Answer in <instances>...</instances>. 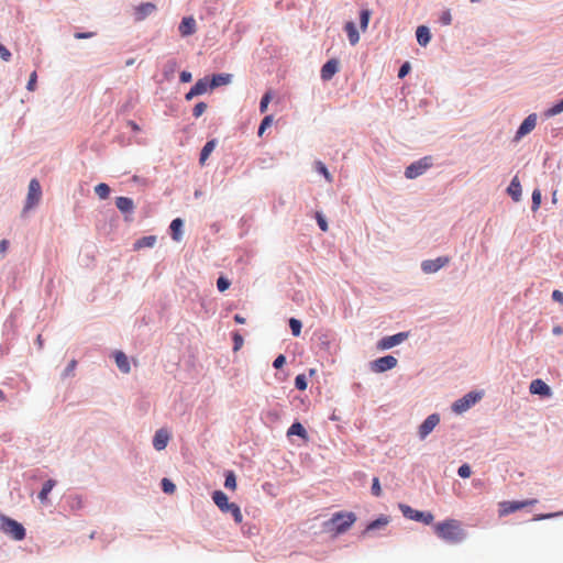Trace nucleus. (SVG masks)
<instances>
[{
    "label": "nucleus",
    "instance_id": "1",
    "mask_svg": "<svg viewBox=\"0 0 563 563\" xmlns=\"http://www.w3.org/2000/svg\"><path fill=\"white\" fill-rule=\"evenodd\" d=\"M433 531L441 540L459 543L465 539V531L456 519H446L433 525Z\"/></svg>",
    "mask_w": 563,
    "mask_h": 563
},
{
    "label": "nucleus",
    "instance_id": "2",
    "mask_svg": "<svg viewBox=\"0 0 563 563\" xmlns=\"http://www.w3.org/2000/svg\"><path fill=\"white\" fill-rule=\"evenodd\" d=\"M355 521L356 516L354 512L339 511L335 512L331 519L324 523V526L329 531H332L335 534H341L346 532Z\"/></svg>",
    "mask_w": 563,
    "mask_h": 563
},
{
    "label": "nucleus",
    "instance_id": "3",
    "mask_svg": "<svg viewBox=\"0 0 563 563\" xmlns=\"http://www.w3.org/2000/svg\"><path fill=\"white\" fill-rule=\"evenodd\" d=\"M212 500L217 507L224 514H231L236 523H241L243 515L238 504L230 503L228 496L222 490H214Z\"/></svg>",
    "mask_w": 563,
    "mask_h": 563
},
{
    "label": "nucleus",
    "instance_id": "4",
    "mask_svg": "<svg viewBox=\"0 0 563 563\" xmlns=\"http://www.w3.org/2000/svg\"><path fill=\"white\" fill-rule=\"evenodd\" d=\"M0 529L2 532L12 537L16 541L23 540L25 538L24 527L20 522L9 517H0Z\"/></svg>",
    "mask_w": 563,
    "mask_h": 563
},
{
    "label": "nucleus",
    "instance_id": "5",
    "mask_svg": "<svg viewBox=\"0 0 563 563\" xmlns=\"http://www.w3.org/2000/svg\"><path fill=\"white\" fill-rule=\"evenodd\" d=\"M42 198V187L40 181L36 178L30 180L29 190L25 199V205L23 208V213H26L29 210L33 209L38 205Z\"/></svg>",
    "mask_w": 563,
    "mask_h": 563
},
{
    "label": "nucleus",
    "instance_id": "6",
    "mask_svg": "<svg viewBox=\"0 0 563 563\" xmlns=\"http://www.w3.org/2000/svg\"><path fill=\"white\" fill-rule=\"evenodd\" d=\"M399 509L401 514L410 520L423 522L424 525H431L434 520V516L430 511L416 510L409 505L400 504Z\"/></svg>",
    "mask_w": 563,
    "mask_h": 563
},
{
    "label": "nucleus",
    "instance_id": "7",
    "mask_svg": "<svg viewBox=\"0 0 563 563\" xmlns=\"http://www.w3.org/2000/svg\"><path fill=\"white\" fill-rule=\"evenodd\" d=\"M482 397H483L482 393L470 391L468 394H466L462 398L457 399L452 405V410L455 413H463L466 410H468L472 406H474L477 401H479L482 399Z\"/></svg>",
    "mask_w": 563,
    "mask_h": 563
},
{
    "label": "nucleus",
    "instance_id": "8",
    "mask_svg": "<svg viewBox=\"0 0 563 563\" xmlns=\"http://www.w3.org/2000/svg\"><path fill=\"white\" fill-rule=\"evenodd\" d=\"M538 503L537 499H527L522 501H500L498 504V514L499 517L508 516L512 512L521 510L528 506L536 505Z\"/></svg>",
    "mask_w": 563,
    "mask_h": 563
},
{
    "label": "nucleus",
    "instance_id": "9",
    "mask_svg": "<svg viewBox=\"0 0 563 563\" xmlns=\"http://www.w3.org/2000/svg\"><path fill=\"white\" fill-rule=\"evenodd\" d=\"M432 165V159L429 156L422 157L421 159L410 164L406 170L405 176L408 179H415L422 175Z\"/></svg>",
    "mask_w": 563,
    "mask_h": 563
},
{
    "label": "nucleus",
    "instance_id": "10",
    "mask_svg": "<svg viewBox=\"0 0 563 563\" xmlns=\"http://www.w3.org/2000/svg\"><path fill=\"white\" fill-rule=\"evenodd\" d=\"M397 363L398 361L396 357H394L393 355H386L375 360L372 363V371L376 373H383L396 367Z\"/></svg>",
    "mask_w": 563,
    "mask_h": 563
},
{
    "label": "nucleus",
    "instance_id": "11",
    "mask_svg": "<svg viewBox=\"0 0 563 563\" xmlns=\"http://www.w3.org/2000/svg\"><path fill=\"white\" fill-rule=\"evenodd\" d=\"M449 257L441 256L435 260H427L421 263V268L426 274H432L444 267L449 263Z\"/></svg>",
    "mask_w": 563,
    "mask_h": 563
},
{
    "label": "nucleus",
    "instance_id": "12",
    "mask_svg": "<svg viewBox=\"0 0 563 563\" xmlns=\"http://www.w3.org/2000/svg\"><path fill=\"white\" fill-rule=\"evenodd\" d=\"M408 334L400 332L390 336H385L378 342V349L388 350L391 349L407 339Z\"/></svg>",
    "mask_w": 563,
    "mask_h": 563
},
{
    "label": "nucleus",
    "instance_id": "13",
    "mask_svg": "<svg viewBox=\"0 0 563 563\" xmlns=\"http://www.w3.org/2000/svg\"><path fill=\"white\" fill-rule=\"evenodd\" d=\"M440 422V417L437 413L430 415L419 428V437L424 439Z\"/></svg>",
    "mask_w": 563,
    "mask_h": 563
},
{
    "label": "nucleus",
    "instance_id": "14",
    "mask_svg": "<svg viewBox=\"0 0 563 563\" xmlns=\"http://www.w3.org/2000/svg\"><path fill=\"white\" fill-rule=\"evenodd\" d=\"M529 391L532 394V395H540V396H543V397H550L551 396V388L549 387L548 384H545L542 379L540 378H537V379H533L531 383H530V386H529Z\"/></svg>",
    "mask_w": 563,
    "mask_h": 563
},
{
    "label": "nucleus",
    "instance_id": "15",
    "mask_svg": "<svg viewBox=\"0 0 563 563\" xmlns=\"http://www.w3.org/2000/svg\"><path fill=\"white\" fill-rule=\"evenodd\" d=\"M536 124H537V115L534 113L528 115L523 120V122L520 124V126L516 133V139H521L526 134L530 133L536 128Z\"/></svg>",
    "mask_w": 563,
    "mask_h": 563
},
{
    "label": "nucleus",
    "instance_id": "16",
    "mask_svg": "<svg viewBox=\"0 0 563 563\" xmlns=\"http://www.w3.org/2000/svg\"><path fill=\"white\" fill-rule=\"evenodd\" d=\"M339 71V62L336 59L328 60L321 68V79L324 81L330 80Z\"/></svg>",
    "mask_w": 563,
    "mask_h": 563
},
{
    "label": "nucleus",
    "instance_id": "17",
    "mask_svg": "<svg viewBox=\"0 0 563 563\" xmlns=\"http://www.w3.org/2000/svg\"><path fill=\"white\" fill-rule=\"evenodd\" d=\"M210 88V81L207 77L199 79L189 90V92L186 95V99L190 100L196 96H200L207 91V89Z\"/></svg>",
    "mask_w": 563,
    "mask_h": 563
},
{
    "label": "nucleus",
    "instance_id": "18",
    "mask_svg": "<svg viewBox=\"0 0 563 563\" xmlns=\"http://www.w3.org/2000/svg\"><path fill=\"white\" fill-rule=\"evenodd\" d=\"M178 30L183 36H188L197 31V23L192 16L183 18Z\"/></svg>",
    "mask_w": 563,
    "mask_h": 563
},
{
    "label": "nucleus",
    "instance_id": "19",
    "mask_svg": "<svg viewBox=\"0 0 563 563\" xmlns=\"http://www.w3.org/2000/svg\"><path fill=\"white\" fill-rule=\"evenodd\" d=\"M168 441H169V433L164 429H159L156 431V433L154 435L153 445L157 451H161L166 448Z\"/></svg>",
    "mask_w": 563,
    "mask_h": 563
},
{
    "label": "nucleus",
    "instance_id": "20",
    "mask_svg": "<svg viewBox=\"0 0 563 563\" xmlns=\"http://www.w3.org/2000/svg\"><path fill=\"white\" fill-rule=\"evenodd\" d=\"M155 4L151 2L142 3L135 8V20L142 21L155 11Z\"/></svg>",
    "mask_w": 563,
    "mask_h": 563
},
{
    "label": "nucleus",
    "instance_id": "21",
    "mask_svg": "<svg viewBox=\"0 0 563 563\" xmlns=\"http://www.w3.org/2000/svg\"><path fill=\"white\" fill-rule=\"evenodd\" d=\"M507 192L511 196L514 201L518 202L520 200L522 190L518 176L512 178L509 187L507 188Z\"/></svg>",
    "mask_w": 563,
    "mask_h": 563
},
{
    "label": "nucleus",
    "instance_id": "22",
    "mask_svg": "<svg viewBox=\"0 0 563 563\" xmlns=\"http://www.w3.org/2000/svg\"><path fill=\"white\" fill-rule=\"evenodd\" d=\"M114 360H115V364H117L118 368L122 373L128 374L130 372V369H131L130 363H129L128 356L123 352L117 351L114 353Z\"/></svg>",
    "mask_w": 563,
    "mask_h": 563
},
{
    "label": "nucleus",
    "instance_id": "23",
    "mask_svg": "<svg viewBox=\"0 0 563 563\" xmlns=\"http://www.w3.org/2000/svg\"><path fill=\"white\" fill-rule=\"evenodd\" d=\"M117 208L123 213H130L134 209V202L128 197H118L115 200Z\"/></svg>",
    "mask_w": 563,
    "mask_h": 563
},
{
    "label": "nucleus",
    "instance_id": "24",
    "mask_svg": "<svg viewBox=\"0 0 563 563\" xmlns=\"http://www.w3.org/2000/svg\"><path fill=\"white\" fill-rule=\"evenodd\" d=\"M416 36H417L418 43L421 46H427L431 40L430 30L424 25H420L417 27Z\"/></svg>",
    "mask_w": 563,
    "mask_h": 563
},
{
    "label": "nucleus",
    "instance_id": "25",
    "mask_svg": "<svg viewBox=\"0 0 563 563\" xmlns=\"http://www.w3.org/2000/svg\"><path fill=\"white\" fill-rule=\"evenodd\" d=\"M344 30L347 34L351 45H356L360 41V34L356 30L355 23L352 21L346 22L344 25Z\"/></svg>",
    "mask_w": 563,
    "mask_h": 563
},
{
    "label": "nucleus",
    "instance_id": "26",
    "mask_svg": "<svg viewBox=\"0 0 563 563\" xmlns=\"http://www.w3.org/2000/svg\"><path fill=\"white\" fill-rule=\"evenodd\" d=\"M232 75L231 74H218L213 75L212 79L210 80V88L214 89L220 86H225L231 82Z\"/></svg>",
    "mask_w": 563,
    "mask_h": 563
},
{
    "label": "nucleus",
    "instance_id": "27",
    "mask_svg": "<svg viewBox=\"0 0 563 563\" xmlns=\"http://www.w3.org/2000/svg\"><path fill=\"white\" fill-rule=\"evenodd\" d=\"M388 523H389V518L387 516H380L376 520L369 522L363 533L366 534V533L372 532L374 530L383 529Z\"/></svg>",
    "mask_w": 563,
    "mask_h": 563
},
{
    "label": "nucleus",
    "instance_id": "28",
    "mask_svg": "<svg viewBox=\"0 0 563 563\" xmlns=\"http://www.w3.org/2000/svg\"><path fill=\"white\" fill-rule=\"evenodd\" d=\"M155 243H156L155 235L143 236V238L139 239L137 241H135L133 249L135 251H139V250H142L145 247H153L155 245Z\"/></svg>",
    "mask_w": 563,
    "mask_h": 563
},
{
    "label": "nucleus",
    "instance_id": "29",
    "mask_svg": "<svg viewBox=\"0 0 563 563\" xmlns=\"http://www.w3.org/2000/svg\"><path fill=\"white\" fill-rule=\"evenodd\" d=\"M217 145L216 140L208 141L205 146L201 150L199 162L201 165H205L206 161L210 156V154L213 152L214 147Z\"/></svg>",
    "mask_w": 563,
    "mask_h": 563
},
{
    "label": "nucleus",
    "instance_id": "30",
    "mask_svg": "<svg viewBox=\"0 0 563 563\" xmlns=\"http://www.w3.org/2000/svg\"><path fill=\"white\" fill-rule=\"evenodd\" d=\"M55 485H56V482L54 479H48L43 484V487L37 496L42 503L47 501L48 494L52 492V489L54 488Z\"/></svg>",
    "mask_w": 563,
    "mask_h": 563
},
{
    "label": "nucleus",
    "instance_id": "31",
    "mask_svg": "<svg viewBox=\"0 0 563 563\" xmlns=\"http://www.w3.org/2000/svg\"><path fill=\"white\" fill-rule=\"evenodd\" d=\"M287 435H298L302 439H307V431L300 422H294L287 431Z\"/></svg>",
    "mask_w": 563,
    "mask_h": 563
},
{
    "label": "nucleus",
    "instance_id": "32",
    "mask_svg": "<svg viewBox=\"0 0 563 563\" xmlns=\"http://www.w3.org/2000/svg\"><path fill=\"white\" fill-rule=\"evenodd\" d=\"M95 192L100 199H107L110 195V187L104 183L98 184L95 187Z\"/></svg>",
    "mask_w": 563,
    "mask_h": 563
},
{
    "label": "nucleus",
    "instance_id": "33",
    "mask_svg": "<svg viewBox=\"0 0 563 563\" xmlns=\"http://www.w3.org/2000/svg\"><path fill=\"white\" fill-rule=\"evenodd\" d=\"M224 486L228 489L235 490L236 489V477L233 471H228L225 474Z\"/></svg>",
    "mask_w": 563,
    "mask_h": 563
},
{
    "label": "nucleus",
    "instance_id": "34",
    "mask_svg": "<svg viewBox=\"0 0 563 563\" xmlns=\"http://www.w3.org/2000/svg\"><path fill=\"white\" fill-rule=\"evenodd\" d=\"M369 18H371V12L368 10H362L361 11L360 24H361V30L363 32L366 31V29L368 26Z\"/></svg>",
    "mask_w": 563,
    "mask_h": 563
},
{
    "label": "nucleus",
    "instance_id": "35",
    "mask_svg": "<svg viewBox=\"0 0 563 563\" xmlns=\"http://www.w3.org/2000/svg\"><path fill=\"white\" fill-rule=\"evenodd\" d=\"M316 169L324 176L327 181H333L332 175L329 173V170L327 169L325 165L322 162H316Z\"/></svg>",
    "mask_w": 563,
    "mask_h": 563
},
{
    "label": "nucleus",
    "instance_id": "36",
    "mask_svg": "<svg viewBox=\"0 0 563 563\" xmlns=\"http://www.w3.org/2000/svg\"><path fill=\"white\" fill-rule=\"evenodd\" d=\"M562 112H563V99L560 102L553 104L550 109H548L547 115L554 117Z\"/></svg>",
    "mask_w": 563,
    "mask_h": 563
},
{
    "label": "nucleus",
    "instance_id": "37",
    "mask_svg": "<svg viewBox=\"0 0 563 563\" xmlns=\"http://www.w3.org/2000/svg\"><path fill=\"white\" fill-rule=\"evenodd\" d=\"M541 191L539 189H534L532 192V211H537L541 205Z\"/></svg>",
    "mask_w": 563,
    "mask_h": 563
},
{
    "label": "nucleus",
    "instance_id": "38",
    "mask_svg": "<svg viewBox=\"0 0 563 563\" xmlns=\"http://www.w3.org/2000/svg\"><path fill=\"white\" fill-rule=\"evenodd\" d=\"M289 327L291 329V332L295 336H298L301 331V322L295 318H291L289 320Z\"/></svg>",
    "mask_w": 563,
    "mask_h": 563
},
{
    "label": "nucleus",
    "instance_id": "39",
    "mask_svg": "<svg viewBox=\"0 0 563 563\" xmlns=\"http://www.w3.org/2000/svg\"><path fill=\"white\" fill-rule=\"evenodd\" d=\"M295 386L299 390H305L307 388V378L303 374H299L296 376Z\"/></svg>",
    "mask_w": 563,
    "mask_h": 563
},
{
    "label": "nucleus",
    "instance_id": "40",
    "mask_svg": "<svg viewBox=\"0 0 563 563\" xmlns=\"http://www.w3.org/2000/svg\"><path fill=\"white\" fill-rule=\"evenodd\" d=\"M272 122H273L272 115H266L262 120L261 125L258 128V135L260 136H262L264 134L265 130L271 126Z\"/></svg>",
    "mask_w": 563,
    "mask_h": 563
},
{
    "label": "nucleus",
    "instance_id": "41",
    "mask_svg": "<svg viewBox=\"0 0 563 563\" xmlns=\"http://www.w3.org/2000/svg\"><path fill=\"white\" fill-rule=\"evenodd\" d=\"M439 21L442 25H450L452 23V14L450 10H444L440 16Z\"/></svg>",
    "mask_w": 563,
    "mask_h": 563
},
{
    "label": "nucleus",
    "instance_id": "42",
    "mask_svg": "<svg viewBox=\"0 0 563 563\" xmlns=\"http://www.w3.org/2000/svg\"><path fill=\"white\" fill-rule=\"evenodd\" d=\"M316 220H317V223H318L319 228L323 232H327L328 229H329L328 222H327L325 218L323 217V214L321 212H316Z\"/></svg>",
    "mask_w": 563,
    "mask_h": 563
},
{
    "label": "nucleus",
    "instance_id": "43",
    "mask_svg": "<svg viewBox=\"0 0 563 563\" xmlns=\"http://www.w3.org/2000/svg\"><path fill=\"white\" fill-rule=\"evenodd\" d=\"M271 99H272L271 92H266V93L262 97V99H261V103H260V111H261V113L266 112V110H267V107H268V103H269Z\"/></svg>",
    "mask_w": 563,
    "mask_h": 563
},
{
    "label": "nucleus",
    "instance_id": "44",
    "mask_svg": "<svg viewBox=\"0 0 563 563\" xmlns=\"http://www.w3.org/2000/svg\"><path fill=\"white\" fill-rule=\"evenodd\" d=\"M162 488L165 493L167 494H173L174 490H175V485L172 481H169L168 478H163L162 481Z\"/></svg>",
    "mask_w": 563,
    "mask_h": 563
},
{
    "label": "nucleus",
    "instance_id": "45",
    "mask_svg": "<svg viewBox=\"0 0 563 563\" xmlns=\"http://www.w3.org/2000/svg\"><path fill=\"white\" fill-rule=\"evenodd\" d=\"M457 474L462 477V478H468L472 474V471H471V467L468 464H463L459 467L457 470Z\"/></svg>",
    "mask_w": 563,
    "mask_h": 563
},
{
    "label": "nucleus",
    "instance_id": "46",
    "mask_svg": "<svg viewBox=\"0 0 563 563\" xmlns=\"http://www.w3.org/2000/svg\"><path fill=\"white\" fill-rule=\"evenodd\" d=\"M77 366V361L76 360H71L69 362V364L67 365V367L65 368L64 373H63V376L64 377H68V376H73L74 375V372H75V368Z\"/></svg>",
    "mask_w": 563,
    "mask_h": 563
},
{
    "label": "nucleus",
    "instance_id": "47",
    "mask_svg": "<svg viewBox=\"0 0 563 563\" xmlns=\"http://www.w3.org/2000/svg\"><path fill=\"white\" fill-rule=\"evenodd\" d=\"M217 287L219 291H225L230 287V282L224 277H219L217 280Z\"/></svg>",
    "mask_w": 563,
    "mask_h": 563
},
{
    "label": "nucleus",
    "instance_id": "48",
    "mask_svg": "<svg viewBox=\"0 0 563 563\" xmlns=\"http://www.w3.org/2000/svg\"><path fill=\"white\" fill-rule=\"evenodd\" d=\"M207 109V103L198 102L192 111L194 117L199 118Z\"/></svg>",
    "mask_w": 563,
    "mask_h": 563
},
{
    "label": "nucleus",
    "instance_id": "49",
    "mask_svg": "<svg viewBox=\"0 0 563 563\" xmlns=\"http://www.w3.org/2000/svg\"><path fill=\"white\" fill-rule=\"evenodd\" d=\"M36 80H37V75H36L35 71H33L30 75V79L27 81L26 89L30 90V91H34L35 87H36Z\"/></svg>",
    "mask_w": 563,
    "mask_h": 563
},
{
    "label": "nucleus",
    "instance_id": "50",
    "mask_svg": "<svg viewBox=\"0 0 563 563\" xmlns=\"http://www.w3.org/2000/svg\"><path fill=\"white\" fill-rule=\"evenodd\" d=\"M372 494L374 496H380V494H382V488H380L379 479L377 477L373 478Z\"/></svg>",
    "mask_w": 563,
    "mask_h": 563
},
{
    "label": "nucleus",
    "instance_id": "51",
    "mask_svg": "<svg viewBox=\"0 0 563 563\" xmlns=\"http://www.w3.org/2000/svg\"><path fill=\"white\" fill-rule=\"evenodd\" d=\"M0 57L4 60V62H9L11 59V53L10 51L0 43Z\"/></svg>",
    "mask_w": 563,
    "mask_h": 563
},
{
    "label": "nucleus",
    "instance_id": "52",
    "mask_svg": "<svg viewBox=\"0 0 563 563\" xmlns=\"http://www.w3.org/2000/svg\"><path fill=\"white\" fill-rule=\"evenodd\" d=\"M410 71V65L408 62H406L399 69L398 71V77L399 78H404L405 76H407V74Z\"/></svg>",
    "mask_w": 563,
    "mask_h": 563
},
{
    "label": "nucleus",
    "instance_id": "53",
    "mask_svg": "<svg viewBox=\"0 0 563 563\" xmlns=\"http://www.w3.org/2000/svg\"><path fill=\"white\" fill-rule=\"evenodd\" d=\"M285 362H286V357H285L284 355H282V354H280V355H278V356L275 358V361H274V363H273V366H274L275 368H280V367H283V365L285 364Z\"/></svg>",
    "mask_w": 563,
    "mask_h": 563
},
{
    "label": "nucleus",
    "instance_id": "54",
    "mask_svg": "<svg viewBox=\"0 0 563 563\" xmlns=\"http://www.w3.org/2000/svg\"><path fill=\"white\" fill-rule=\"evenodd\" d=\"M552 299H553L554 301H558V302H560V303H563V292H562V291H560V290H554V291L552 292Z\"/></svg>",
    "mask_w": 563,
    "mask_h": 563
},
{
    "label": "nucleus",
    "instance_id": "55",
    "mask_svg": "<svg viewBox=\"0 0 563 563\" xmlns=\"http://www.w3.org/2000/svg\"><path fill=\"white\" fill-rule=\"evenodd\" d=\"M8 247H9V241L1 240L0 241V254L3 255L7 252Z\"/></svg>",
    "mask_w": 563,
    "mask_h": 563
},
{
    "label": "nucleus",
    "instance_id": "56",
    "mask_svg": "<svg viewBox=\"0 0 563 563\" xmlns=\"http://www.w3.org/2000/svg\"><path fill=\"white\" fill-rule=\"evenodd\" d=\"M234 343H235V346H234L235 350H238L243 343L242 336L238 333L234 334Z\"/></svg>",
    "mask_w": 563,
    "mask_h": 563
},
{
    "label": "nucleus",
    "instance_id": "57",
    "mask_svg": "<svg viewBox=\"0 0 563 563\" xmlns=\"http://www.w3.org/2000/svg\"><path fill=\"white\" fill-rule=\"evenodd\" d=\"M169 231H170V235L174 240H176V219L173 220L169 224Z\"/></svg>",
    "mask_w": 563,
    "mask_h": 563
},
{
    "label": "nucleus",
    "instance_id": "58",
    "mask_svg": "<svg viewBox=\"0 0 563 563\" xmlns=\"http://www.w3.org/2000/svg\"><path fill=\"white\" fill-rule=\"evenodd\" d=\"M558 514H547V515H537L533 520L536 521H539V520H543V519H549V518H552L554 516H556Z\"/></svg>",
    "mask_w": 563,
    "mask_h": 563
},
{
    "label": "nucleus",
    "instance_id": "59",
    "mask_svg": "<svg viewBox=\"0 0 563 563\" xmlns=\"http://www.w3.org/2000/svg\"><path fill=\"white\" fill-rule=\"evenodd\" d=\"M180 80L184 82H189L191 80V74L188 71H183L180 74Z\"/></svg>",
    "mask_w": 563,
    "mask_h": 563
},
{
    "label": "nucleus",
    "instance_id": "60",
    "mask_svg": "<svg viewBox=\"0 0 563 563\" xmlns=\"http://www.w3.org/2000/svg\"><path fill=\"white\" fill-rule=\"evenodd\" d=\"M91 36H93V33H91V32H87V33H79L78 32V33L75 34V37L79 38V40H81V38H89Z\"/></svg>",
    "mask_w": 563,
    "mask_h": 563
},
{
    "label": "nucleus",
    "instance_id": "61",
    "mask_svg": "<svg viewBox=\"0 0 563 563\" xmlns=\"http://www.w3.org/2000/svg\"><path fill=\"white\" fill-rule=\"evenodd\" d=\"M552 331H553V334H555V335H560L563 333V329L560 325H555Z\"/></svg>",
    "mask_w": 563,
    "mask_h": 563
},
{
    "label": "nucleus",
    "instance_id": "62",
    "mask_svg": "<svg viewBox=\"0 0 563 563\" xmlns=\"http://www.w3.org/2000/svg\"><path fill=\"white\" fill-rule=\"evenodd\" d=\"M234 320H235L236 323H244L245 322V319L242 316H240V314H235L234 316Z\"/></svg>",
    "mask_w": 563,
    "mask_h": 563
},
{
    "label": "nucleus",
    "instance_id": "63",
    "mask_svg": "<svg viewBox=\"0 0 563 563\" xmlns=\"http://www.w3.org/2000/svg\"><path fill=\"white\" fill-rule=\"evenodd\" d=\"M129 125H130V126L132 128V130H134V131H137V130H139V125H137L135 122H133V121H129Z\"/></svg>",
    "mask_w": 563,
    "mask_h": 563
},
{
    "label": "nucleus",
    "instance_id": "64",
    "mask_svg": "<svg viewBox=\"0 0 563 563\" xmlns=\"http://www.w3.org/2000/svg\"><path fill=\"white\" fill-rule=\"evenodd\" d=\"M177 223H178V230H179V229H180V227H181V224H183V222H181V220H180V219H178V220H177Z\"/></svg>",
    "mask_w": 563,
    "mask_h": 563
}]
</instances>
